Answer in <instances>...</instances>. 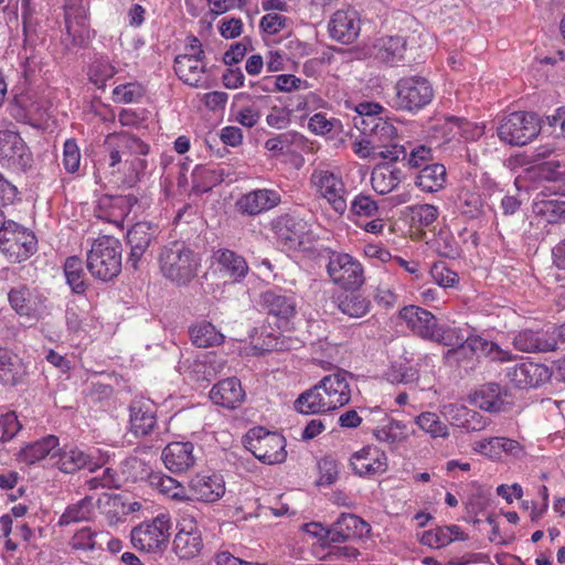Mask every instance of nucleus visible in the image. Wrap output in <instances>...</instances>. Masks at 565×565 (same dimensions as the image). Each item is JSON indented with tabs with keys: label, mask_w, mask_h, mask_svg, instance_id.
<instances>
[{
	"label": "nucleus",
	"mask_w": 565,
	"mask_h": 565,
	"mask_svg": "<svg viewBox=\"0 0 565 565\" xmlns=\"http://www.w3.org/2000/svg\"><path fill=\"white\" fill-rule=\"evenodd\" d=\"M457 209L469 220H477L484 215L483 200L476 192L462 191L458 196Z\"/></svg>",
	"instance_id": "46"
},
{
	"label": "nucleus",
	"mask_w": 565,
	"mask_h": 565,
	"mask_svg": "<svg viewBox=\"0 0 565 565\" xmlns=\"http://www.w3.org/2000/svg\"><path fill=\"white\" fill-rule=\"evenodd\" d=\"M244 444L246 449L264 463L275 465L286 460V439L278 433L254 427L246 434Z\"/></svg>",
	"instance_id": "3"
},
{
	"label": "nucleus",
	"mask_w": 565,
	"mask_h": 565,
	"mask_svg": "<svg viewBox=\"0 0 565 565\" xmlns=\"http://www.w3.org/2000/svg\"><path fill=\"white\" fill-rule=\"evenodd\" d=\"M446 168L440 163L427 164L415 180V184L423 191L433 193L441 190L446 183Z\"/></svg>",
	"instance_id": "39"
},
{
	"label": "nucleus",
	"mask_w": 565,
	"mask_h": 565,
	"mask_svg": "<svg viewBox=\"0 0 565 565\" xmlns=\"http://www.w3.org/2000/svg\"><path fill=\"white\" fill-rule=\"evenodd\" d=\"M57 447L58 438L47 435L23 447L18 454V459L26 465H34L51 455Z\"/></svg>",
	"instance_id": "37"
},
{
	"label": "nucleus",
	"mask_w": 565,
	"mask_h": 565,
	"mask_svg": "<svg viewBox=\"0 0 565 565\" xmlns=\"http://www.w3.org/2000/svg\"><path fill=\"white\" fill-rule=\"evenodd\" d=\"M399 317L420 338L429 340L430 337H434V330L438 324L437 318L426 309L418 306H407L399 311Z\"/></svg>",
	"instance_id": "22"
},
{
	"label": "nucleus",
	"mask_w": 565,
	"mask_h": 565,
	"mask_svg": "<svg viewBox=\"0 0 565 565\" xmlns=\"http://www.w3.org/2000/svg\"><path fill=\"white\" fill-rule=\"evenodd\" d=\"M322 392L320 381L310 390L301 393L295 401V409L301 414H319L333 411L332 404Z\"/></svg>",
	"instance_id": "31"
},
{
	"label": "nucleus",
	"mask_w": 565,
	"mask_h": 565,
	"mask_svg": "<svg viewBox=\"0 0 565 565\" xmlns=\"http://www.w3.org/2000/svg\"><path fill=\"white\" fill-rule=\"evenodd\" d=\"M0 427L2 429L1 443H7L14 438L22 429V424L18 419L15 412H7L0 417Z\"/></svg>",
	"instance_id": "58"
},
{
	"label": "nucleus",
	"mask_w": 565,
	"mask_h": 565,
	"mask_svg": "<svg viewBox=\"0 0 565 565\" xmlns=\"http://www.w3.org/2000/svg\"><path fill=\"white\" fill-rule=\"evenodd\" d=\"M444 363L450 367H462L466 371L476 367L478 358L471 342L470 334L456 348L448 349L444 356Z\"/></svg>",
	"instance_id": "35"
},
{
	"label": "nucleus",
	"mask_w": 565,
	"mask_h": 565,
	"mask_svg": "<svg viewBox=\"0 0 565 565\" xmlns=\"http://www.w3.org/2000/svg\"><path fill=\"white\" fill-rule=\"evenodd\" d=\"M348 379L352 374L344 370H338L333 374L323 376L320 380L322 392L327 393V398L332 404L333 409L347 405L351 399V390Z\"/></svg>",
	"instance_id": "18"
},
{
	"label": "nucleus",
	"mask_w": 565,
	"mask_h": 565,
	"mask_svg": "<svg viewBox=\"0 0 565 565\" xmlns=\"http://www.w3.org/2000/svg\"><path fill=\"white\" fill-rule=\"evenodd\" d=\"M330 36L343 44L352 43L360 33V20L353 10H338L329 22Z\"/></svg>",
	"instance_id": "19"
},
{
	"label": "nucleus",
	"mask_w": 565,
	"mask_h": 565,
	"mask_svg": "<svg viewBox=\"0 0 565 565\" xmlns=\"http://www.w3.org/2000/svg\"><path fill=\"white\" fill-rule=\"evenodd\" d=\"M350 461L354 472L359 476L376 475L384 472L387 468L386 455L373 446H366L354 452Z\"/></svg>",
	"instance_id": "20"
},
{
	"label": "nucleus",
	"mask_w": 565,
	"mask_h": 565,
	"mask_svg": "<svg viewBox=\"0 0 565 565\" xmlns=\"http://www.w3.org/2000/svg\"><path fill=\"white\" fill-rule=\"evenodd\" d=\"M444 136L447 140H452L456 139L457 137L470 139L480 135L479 129L476 126H473L472 122L466 120L465 118H448L444 125Z\"/></svg>",
	"instance_id": "49"
},
{
	"label": "nucleus",
	"mask_w": 565,
	"mask_h": 565,
	"mask_svg": "<svg viewBox=\"0 0 565 565\" xmlns=\"http://www.w3.org/2000/svg\"><path fill=\"white\" fill-rule=\"evenodd\" d=\"M448 534V529L438 526L434 530L425 531L420 537V542L429 547L441 548L451 543V539H449Z\"/></svg>",
	"instance_id": "59"
},
{
	"label": "nucleus",
	"mask_w": 565,
	"mask_h": 565,
	"mask_svg": "<svg viewBox=\"0 0 565 565\" xmlns=\"http://www.w3.org/2000/svg\"><path fill=\"white\" fill-rule=\"evenodd\" d=\"M375 157H380L384 162H390L393 166L399 161L404 163L407 159V151L404 146L391 141L380 145Z\"/></svg>",
	"instance_id": "55"
},
{
	"label": "nucleus",
	"mask_w": 565,
	"mask_h": 565,
	"mask_svg": "<svg viewBox=\"0 0 565 565\" xmlns=\"http://www.w3.org/2000/svg\"><path fill=\"white\" fill-rule=\"evenodd\" d=\"M203 547L201 532L192 519H183L173 540V551L180 558L189 559L200 554Z\"/></svg>",
	"instance_id": "15"
},
{
	"label": "nucleus",
	"mask_w": 565,
	"mask_h": 565,
	"mask_svg": "<svg viewBox=\"0 0 565 565\" xmlns=\"http://www.w3.org/2000/svg\"><path fill=\"white\" fill-rule=\"evenodd\" d=\"M472 448L475 451L491 459H499L502 452L515 458H520L524 455V448L519 441L505 437L486 438L476 441Z\"/></svg>",
	"instance_id": "28"
},
{
	"label": "nucleus",
	"mask_w": 565,
	"mask_h": 565,
	"mask_svg": "<svg viewBox=\"0 0 565 565\" xmlns=\"http://www.w3.org/2000/svg\"><path fill=\"white\" fill-rule=\"evenodd\" d=\"M402 180V170L382 162L375 166L371 174L372 186L379 194H386L393 191Z\"/></svg>",
	"instance_id": "33"
},
{
	"label": "nucleus",
	"mask_w": 565,
	"mask_h": 565,
	"mask_svg": "<svg viewBox=\"0 0 565 565\" xmlns=\"http://www.w3.org/2000/svg\"><path fill=\"white\" fill-rule=\"evenodd\" d=\"M350 211L359 217H375L380 206L371 194L361 192L351 201Z\"/></svg>",
	"instance_id": "52"
},
{
	"label": "nucleus",
	"mask_w": 565,
	"mask_h": 565,
	"mask_svg": "<svg viewBox=\"0 0 565 565\" xmlns=\"http://www.w3.org/2000/svg\"><path fill=\"white\" fill-rule=\"evenodd\" d=\"M395 88V106L402 110L417 111L434 98L431 84L422 76L403 77L396 83Z\"/></svg>",
	"instance_id": "7"
},
{
	"label": "nucleus",
	"mask_w": 565,
	"mask_h": 565,
	"mask_svg": "<svg viewBox=\"0 0 565 565\" xmlns=\"http://www.w3.org/2000/svg\"><path fill=\"white\" fill-rule=\"evenodd\" d=\"M473 351L477 358L486 356L494 362H508L513 359L510 351L503 350L495 342L489 341L481 335L470 334Z\"/></svg>",
	"instance_id": "44"
},
{
	"label": "nucleus",
	"mask_w": 565,
	"mask_h": 565,
	"mask_svg": "<svg viewBox=\"0 0 565 565\" xmlns=\"http://www.w3.org/2000/svg\"><path fill=\"white\" fill-rule=\"evenodd\" d=\"M115 145L121 149L125 156L127 154H141L146 156L149 152V146L140 140L138 137L130 134H120L111 137Z\"/></svg>",
	"instance_id": "54"
},
{
	"label": "nucleus",
	"mask_w": 565,
	"mask_h": 565,
	"mask_svg": "<svg viewBox=\"0 0 565 565\" xmlns=\"http://www.w3.org/2000/svg\"><path fill=\"white\" fill-rule=\"evenodd\" d=\"M397 135V129L393 124L387 121L384 117L376 125L375 129L367 136L371 139L375 140L377 145H383L386 142H391L394 137Z\"/></svg>",
	"instance_id": "63"
},
{
	"label": "nucleus",
	"mask_w": 565,
	"mask_h": 565,
	"mask_svg": "<svg viewBox=\"0 0 565 565\" xmlns=\"http://www.w3.org/2000/svg\"><path fill=\"white\" fill-rule=\"evenodd\" d=\"M225 492L224 480L221 476H195L189 488V500L214 502Z\"/></svg>",
	"instance_id": "23"
},
{
	"label": "nucleus",
	"mask_w": 565,
	"mask_h": 565,
	"mask_svg": "<svg viewBox=\"0 0 565 565\" xmlns=\"http://www.w3.org/2000/svg\"><path fill=\"white\" fill-rule=\"evenodd\" d=\"M337 307L350 318H362L371 309V301L360 294H342L337 298Z\"/></svg>",
	"instance_id": "40"
},
{
	"label": "nucleus",
	"mask_w": 565,
	"mask_h": 565,
	"mask_svg": "<svg viewBox=\"0 0 565 565\" xmlns=\"http://www.w3.org/2000/svg\"><path fill=\"white\" fill-rule=\"evenodd\" d=\"M503 390L497 383H488L471 395V402L476 407L487 412L497 413L503 408Z\"/></svg>",
	"instance_id": "36"
},
{
	"label": "nucleus",
	"mask_w": 565,
	"mask_h": 565,
	"mask_svg": "<svg viewBox=\"0 0 565 565\" xmlns=\"http://www.w3.org/2000/svg\"><path fill=\"white\" fill-rule=\"evenodd\" d=\"M384 108L377 103H361L356 106V115L353 117L354 127L367 137L382 120Z\"/></svg>",
	"instance_id": "38"
},
{
	"label": "nucleus",
	"mask_w": 565,
	"mask_h": 565,
	"mask_svg": "<svg viewBox=\"0 0 565 565\" xmlns=\"http://www.w3.org/2000/svg\"><path fill=\"white\" fill-rule=\"evenodd\" d=\"M467 337L462 333V330L458 327H446L437 324L434 330V337H430V341H435L439 344L456 348L466 340Z\"/></svg>",
	"instance_id": "53"
},
{
	"label": "nucleus",
	"mask_w": 565,
	"mask_h": 565,
	"mask_svg": "<svg viewBox=\"0 0 565 565\" xmlns=\"http://www.w3.org/2000/svg\"><path fill=\"white\" fill-rule=\"evenodd\" d=\"M92 513V499L85 497L78 502L70 504L60 516L57 524L60 526H67L72 523L88 521Z\"/></svg>",
	"instance_id": "47"
},
{
	"label": "nucleus",
	"mask_w": 565,
	"mask_h": 565,
	"mask_svg": "<svg viewBox=\"0 0 565 565\" xmlns=\"http://www.w3.org/2000/svg\"><path fill=\"white\" fill-rule=\"evenodd\" d=\"M130 431L137 437H143L157 427V405L145 397H136L129 405Z\"/></svg>",
	"instance_id": "12"
},
{
	"label": "nucleus",
	"mask_w": 565,
	"mask_h": 565,
	"mask_svg": "<svg viewBox=\"0 0 565 565\" xmlns=\"http://www.w3.org/2000/svg\"><path fill=\"white\" fill-rule=\"evenodd\" d=\"M174 72L184 84L192 87H203V78L206 72L204 51L200 50L194 53L178 55L174 60Z\"/></svg>",
	"instance_id": "14"
},
{
	"label": "nucleus",
	"mask_w": 565,
	"mask_h": 565,
	"mask_svg": "<svg viewBox=\"0 0 565 565\" xmlns=\"http://www.w3.org/2000/svg\"><path fill=\"white\" fill-rule=\"evenodd\" d=\"M171 527V518L161 513L151 522H143L132 529L130 533L131 544L139 551L162 552L168 546Z\"/></svg>",
	"instance_id": "4"
},
{
	"label": "nucleus",
	"mask_w": 565,
	"mask_h": 565,
	"mask_svg": "<svg viewBox=\"0 0 565 565\" xmlns=\"http://www.w3.org/2000/svg\"><path fill=\"white\" fill-rule=\"evenodd\" d=\"M210 398L216 405L234 409L243 403L245 392L238 379L227 377L212 387Z\"/></svg>",
	"instance_id": "24"
},
{
	"label": "nucleus",
	"mask_w": 565,
	"mask_h": 565,
	"mask_svg": "<svg viewBox=\"0 0 565 565\" xmlns=\"http://www.w3.org/2000/svg\"><path fill=\"white\" fill-rule=\"evenodd\" d=\"M159 234L160 228L158 224L151 222H138L134 224L126 235L127 245L130 248L127 264L134 269H138L149 247L157 242Z\"/></svg>",
	"instance_id": "10"
},
{
	"label": "nucleus",
	"mask_w": 565,
	"mask_h": 565,
	"mask_svg": "<svg viewBox=\"0 0 565 565\" xmlns=\"http://www.w3.org/2000/svg\"><path fill=\"white\" fill-rule=\"evenodd\" d=\"M0 162L18 170L31 167L32 154L19 134L10 130L0 131Z\"/></svg>",
	"instance_id": "11"
},
{
	"label": "nucleus",
	"mask_w": 565,
	"mask_h": 565,
	"mask_svg": "<svg viewBox=\"0 0 565 565\" xmlns=\"http://www.w3.org/2000/svg\"><path fill=\"white\" fill-rule=\"evenodd\" d=\"M150 484L159 490L161 493L168 495L174 500H189V490H186L175 479L166 476L161 472H154L149 475Z\"/></svg>",
	"instance_id": "41"
},
{
	"label": "nucleus",
	"mask_w": 565,
	"mask_h": 565,
	"mask_svg": "<svg viewBox=\"0 0 565 565\" xmlns=\"http://www.w3.org/2000/svg\"><path fill=\"white\" fill-rule=\"evenodd\" d=\"M415 423L433 438H446L449 435L448 427L436 413L425 412L415 418Z\"/></svg>",
	"instance_id": "50"
},
{
	"label": "nucleus",
	"mask_w": 565,
	"mask_h": 565,
	"mask_svg": "<svg viewBox=\"0 0 565 565\" xmlns=\"http://www.w3.org/2000/svg\"><path fill=\"white\" fill-rule=\"evenodd\" d=\"M281 202V194L274 189H256L243 194L236 201L237 211L247 216H256L276 207Z\"/></svg>",
	"instance_id": "13"
},
{
	"label": "nucleus",
	"mask_w": 565,
	"mask_h": 565,
	"mask_svg": "<svg viewBox=\"0 0 565 565\" xmlns=\"http://www.w3.org/2000/svg\"><path fill=\"white\" fill-rule=\"evenodd\" d=\"M162 275L178 286L193 280L201 266L199 255L184 242L173 241L163 246L158 257Z\"/></svg>",
	"instance_id": "1"
},
{
	"label": "nucleus",
	"mask_w": 565,
	"mask_h": 565,
	"mask_svg": "<svg viewBox=\"0 0 565 565\" xmlns=\"http://www.w3.org/2000/svg\"><path fill=\"white\" fill-rule=\"evenodd\" d=\"M266 85L263 87L265 92L279 90V92H292L309 88L307 81H303L292 74H281L278 76L265 77Z\"/></svg>",
	"instance_id": "48"
},
{
	"label": "nucleus",
	"mask_w": 565,
	"mask_h": 565,
	"mask_svg": "<svg viewBox=\"0 0 565 565\" xmlns=\"http://www.w3.org/2000/svg\"><path fill=\"white\" fill-rule=\"evenodd\" d=\"M436 248L445 257L456 258L460 248L454 236L447 231H440L436 238Z\"/></svg>",
	"instance_id": "60"
},
{
	"label": "nucleus",
	"mask_w": 565,
	"mask_h": 565,
	"mask_svg": "<svg viewBox=\"0 0 565 565\" xmlns=\"http://www.w3.org/2000/svg\"><path fill=\"white\" fill-rule=\"evenodd\" d=\"M306 223L288 214L279 216L274 222V231L278 238L290 246H300L305 234Z\"/></svg>",
	"instance_id": "34"
},
{
	"label": "nucleus",
	"mask_w": 565,
	"mask_h": 565,
	"mask_svg": "<svg viewBox=\"0 0 565 565\" xmlns=\"http://www.w3.org/2000/svg\"><path fill=\"white\" fill-rule=\"evenodd\" d=\"M407 42L401 35H385L375 40L373 56L386 64H395L404 58Z\"/></svg>",
	"instance_id": "29"
},
{
	"label": "nucleus",
	"mask_w": 565,
	"mask_h": 565,
	"mask_svg": "<svg viewBox=\"0 0 565 565\" xmlns=\"http://www.w3.org/2000/svg\"><path fill=\"white\" fill-rule=\"evenodd\" d=\"M310 182L321 198L327 200L332 210L343 215L348 210L347 189L340 174L329 170H315Z\"/></svg>",
	"instance_id": "9"
},
{
	"label": "nucleus",
	"mask_w": 565,
	"mask_h": 565,
	"mask_svg": "<svg viewBox=\"0 0 565 565\" xmlns=\"http://www.w3.org/2000/svg\"><path fill=\"white\" fill-rule=\"evenodd\" d=\"M81 151L74 139H67L63 147L62 164L68 173H75L79 169Z\"/></svg>",
	"instance_id": "56"
},
{
	"label": "nucleus",
	"mask_w": 565,
	"mask_h": 565,
	"mask_svg": "<svg viewBox=\"0 0 565 565\" xmlns=\"http://www.w3.org/2000/svg\"><path fill=\"white\" fill-rule=\"evenodd\" d=\"M55 465L65 473H74L83 468H87L90 472H94L102 466V463L95 461L90 455L78 448H72L61 452Z\"/></svg>",
	"instance_id": "32"
},
{
	"label": "nucleus",
	"mask_w": 565,
	"mask_h": 565,
	"mask_svg": "<svg viewBox=\"0 0 565 565\" xmlns=\"http://www.w3.org/2000/svg\"><path fill=\"white\" fill-rule=\"evenodd\" d=\"M64 275L66 282L74 294H85L87 289V282L85 280L83 262L79 257L71 256L66 258L64 264Z\"/></svg>",
	"instance_id": "43"
},
{
	"label": "nucleus",
	"mask_w": 565,
	"mask_h": 565,
	"mask_svg": "<svg viewBox=\"0 0 565 565\" xmlns=\"http://www.w3.org/2000/svg\"><path fill=\"white\" fill-rule=\"evenodd\" d=\"M224 181L223 170L198 166L192 172L193 190L205 193Z\"/></svg>",
	"instance_id": "45"
},
{
	"label": "nucleus",
	"mask_w": 565,
	"mask_h": 565,
	"mask_svg": "<svg viewBox=\"0 0 565 565\" xmlns=\"http://www.w3.org/2000/svg\"><path fill=\"white\" fill-rule=\"evenodd\" d=\"M371 532L367 522L355 514L342 513L331 525V543L362 539Z\"/></svg>",
	"instance_id": "17"
},
{
	"label": "nucleus",
	"mask_w": 565,
	"mask_h": 565,
	"mask_svg": "<svg viewBox=\"0 0 565 565\" xmlns=\"http://www.w3.org/2000/svg\"><path fill=\"white\" fill-rule=\"evenodd\" d=\"M192 443H171L162 451V460L168 470L174 473L185 472L195 463Z\"/></svg>",
	"instance_id": "21"
},
{
	"label": "nucleus",
	"mask_w": 565,
	"mask_h": 565,
	"mask_svg": "<svg viewBox=\"0 0 565 565\" xmlns=\"http://www.w3.org/2000/svg\"><path fill=\"white\" fill-rule=\"evenodd\" d=\"M551 371L547 366L533 362H523L509 369L507 376L520 388L536 387L551 379Z\"/></svg>",
	"instance_id": "16"
},
{
	"label": "nucleus",
	"mask_w": 565,
	"mask_h": 565,
	"mask_svg": "<svg viewBox=\"0 0 565 565\" xmlns=\"http://www.w3.org/2000/svg\"><path fill=\"white\" fill-rule=\"evenodd\" d=\"M121 253L118 238L108 235L98 237L87 253V268L95 278L109 281L121 271Z\"/></svg>",
	"instance_id": "2"
},
{
	"label": "nucleus",
	"mask_w": 565,
	"mask_h": 565,
	"mask_svg": "<svg viewBox=\"0 0 565 565\" xmlns=\"http://www.w3.org/2000/svg\"><path fill=\"white\" fill-rule=\"evenodd\" d=\"M540 174L547 181L565 185V163L559 161H546L540 166Z\"/></svg>",
	"instance_id": "62"
},
{
	"label": "nucleus",
	"mask_w": 565,
	"mask_h": 565,
	"mask_svg": "<svg viewBox=\"0 0 565 565\" xmlns=\"http://www.w3.org/2000/svg\"><path fill=\"white\" fill-rule=\"evenodd\" d=\"M192 343L198 348H210L224 342V335L211 322H201L190 329Z\"/></svg>",
	"instance_id": "42"
},
{
	"label": "nucleus",
	"mask_w": 565,
	"mask_h": 565,
	"mask_svg": "<svg viewBox=\"0 0 565 565\" xmlns=\"http://www.w3.org/2000/svg\"><path fill=\"white\" fill-rule=\"evenodd\" d=\"M94 531L85 526L78 530L71 539L70 545L73 550L94 551Z\"/></svg>",
	"instance_id": "64"
},
{
	"label": "nucleus",
	"mask_w": 565,
	"mask_h": 565,
	"mask_svg": "<svg viewBox=\"0 0 565 565\" xmlns=\"http://www.w3.org/2000/svg\"><path fill=\"white\" fill-rule=\"evenodd\" d=\"M12 309L20 316H30L32 311V294L26 286L12 288L8 294Z\"/></svg>",
	"instance_id": "51"
},
{
	"label": "nucleus",
	"mask_w": 565,
	"mask_h": 565,
	"mask_svg": "<svg viewBox=\"0 0 565 565\" xmlns=\"http://www.w3.org/2000/svg\"><path fill=\"white\" fill-rule=\"evenodd\" d=\"M318 468L320 473L318 480L319 486H330L337 481L339 469L334 459L331 457L322 458L318 463Z\"/></svg>",
	"instance_id": "61"
},
{
	"label": "nucleus",
	"mask_w": 565,
	"mask_h": 565,
	"mask_svg": "<svg viewBox=\"0 0 565 565\" xmlns=\"http://www.w3.org/2000/svg\"><path fill=\"white\" fill-rule=\"evenodd\" d=\"M212 259L220 271L235 282L242 281L248 274L249 268L245 258L232 249H216L213 252Z\"/></svg>",
	"instance_id": "25"
},
{
	"label": "nucleus",
	"mask_w": 565,
	"mask_h": 565,
	"mask_svg": "<svg viewBox=\"0 0 565 565\" xmlns=\"http://www.w3.org/2000/svg\"><path fill=\"white\" fill-rule=\"evenodd\" d=\"M0 249L11 262L21 263L36 250L35 235L13 221H6L0 228Z\"/></svg>",
	"instance_id": "6"
},
{
	"label": "nucleus",
	"mask_w": 565,
	"mask_h": 565,
	"mask_svg": "<svg viewBox=\"0 0 565 565\" xmlns=\"http://www.w3.org/2000/svg\"><path fill=\"white\" fill-rule=\"evenodd\" d=\"M29 374L23 360L11 351L0 348V382L3 385L17 386L25 382Z\"/></svg>",
	"instance_id": "27"
},
{
	"label": "nucleus",
	"mask_w": 565,
	"mask_h": 565,
	"mask_svg": "<svg viewBox=\"0 0 565 565\" xmlns=\"http://www.w3.org/2000/svg\"><path fill=\"white\" fill-rule=\"evenodd\" d=\"M513 345L522 352H551L556 350V338L544 330H523L513 339Z\"/></svg>",
	"instance_id": "26"
},
{
	"label": "nucleus",
	"mask_w": 565,
	"mask_h": 565,
	"mask_svg": "<svg viewBox=\"0 0 565 565\" xmlns=\"http://www.w3.org/2000/svg\"><path fill=\"white\" fill-rule=\"evenodd\" d=\"M327 271L331 280L345 290H358L364 284L362 265L345 253L330 252Z\"/></svg>",
	"instance_id": "8"
},
{
	"label": "nucleus",
	"mask_w": 565,
	"mask_h": 565,
	"mask_svg": "<svg viewBox=\"0 0 565 565\" xmlns=\"http://www.w3.org/2000/svg\"><path fill=\"white\" fill-rule=\"evenodd\" d=\"M260 306L268 315L289 320L296 313V301L280 290H267L260 295Z\"/></svg>",
	"instance_id": "30"
},
{
	"label": "nucleus",
	"mask_w": 565,
	"mask_h": 565,
	"mask_svg": "<svg viewBox=\"0 0 565 565\" xmlns=\"http://www.w3.org/2000/svg\"><path fill=\"white\" fill-rule=\"evenodd\" d=\"M541 131V125L534 113L514 111L505 116L499 127V138L512 146L531 142Z\"/></svg>",
	"instance_id": "5"
},
{
	"label": "nucleus",
	"mask_w": 565,
	"mask_h": 565,
	"mask_svg": "<svg viewBox=\"0 0 565 565\" xmlns=\"http://www.w3.org/2000/svg\"><path fill=\"white\" fill-rule=\"evenodd\" d=\"M409 210L412 222L420 226L431 225L438 216V210L433 204H417L409 207Z\"/></svg>",
	"instance_id": "57"
}]
</instances>
